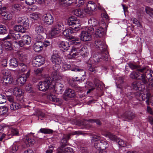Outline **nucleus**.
Wrapping results in <instances>:
<instances>
[{
	"mask_svg": "<svg viewBox=\"0 0 153 153\" xmlns=\"http://www.w3.org/2000/svg\"><path fill=\"white\" fill-rule=\"evenodd\" d=\"M64 26L62 22H56L51 29V32L49 34V36L51 38H53L57 36L58 34L62 31H63V35L70 39H75L71 34L74 33L71 29H67L64 30Z\"/></svg>",
	"mask_w": 153,
	"mask_h": 153,
	"instance_id": "nucleus-1",
	"label": "nucleus"
},
{
	"mask_svg": "<svg viewBox=\"0 0 153 153\" xmlns=\"http://www.w3.org/2000/svg\"><path fill=\"white\" fill-rule=\"evenodd\" d=\"M68 24L69 25L73 26L71 29L75 31L79 30L81 25L80 20L75 16H72L68 19Z\"/></svg>",
	"mask_w": 153,
	"mask_h": 153,
	"instance_id": "nucleus-2",
	"label": "nucleus"
},
{
	"mask_svg": "<svg viewBox=\"0 0 153 153\" xmlns=\"http://www.w3.org/2000/svg\"><path fill=\"white\" fill-rule=\"evenodd\" d=\"M52 81L50 77H47L44 81H40L38 84L39 90L42 91H45L49 89L51 85Z\"/></svg>",
	"mask_w": 153,
	"mask_h": 153,
	"instance_id": "nucleus-3",
	"label": "nucleus"
},
{
	"mask_svg": "<svg viewBox=\"0 0 153 153\" xmlns=\"http://www.w3.org/2000/svg\"><path fill=\"white\" fill-rule=\"evenodd\" d=\"M31 38L28 35H25L22 38V40L18 42L15 41L13 44L14 46L18 47V46L22 47L24 45H29L31 43Z\"/></svg>",
	"mask_w": 153,
	"mask_h": 153,
	"instance_id": "nucleus-4",
	"label": "nucleus"
},
{
	"mask_svg": "<svg viewBox=\"0 0 153 153\" xmlns=\"http://www.w3.org/2000/svg\"><path fill=\"white\" fill-rule=\"evenodd\" d=\"M84 3V0H61L59 4L62 7H67L74 3L76 6L80 7L83 5Z\"/></svg>",
	"mask_w": 153,
	"mask_h": 153,
	"instance_id": "nucleus-5",
	"label": "nucleus"
},
{
	"mask_svg": "<svg viewBox=\"0 0 153 153\" xmlns=\"http://www.w3.org/2000/svg\"><path fill=\"white\" fill-rule=\"evenodd\" d=\"M83 134V133L80 131H73L70 134H64L62 138L60 140V145L61 147H64L68 145V140L70 138L71 135H80Z\"/></svg>",
	"mask_w": 153,
	"mask_h": 153,
	"instance_id": "nucleus-6",
	"label": "nucleus"
},
{
	"mask_svg": "<svg viewBox=\"0 0 153 153\" xmlns=\"http://www.w3.org/2000/svg\"><path fill=\"white\" fill-rule=\"evenodd\" d=\"M144 68H145V69L141 73H143L142 75L144 77V78L146 79V82H142L143 84H146L153 79V73L149 69L148 66H144Z\"/></svg>",
	"mask_w": 153,
	"mask_h": 153,
	"instance_id": "nucleus-7",
	"label": "nucleus"
},
{
	"mask_svg": "<svg viewBox=\"0 0 153 153\" xmlns=\"http://www.w3.org/2000/svg\"><path fill=\"white\" fill-rule=\"evenodd\" d=\"M106 26L104 21H102V24L95 28V36L97 38H100L105 34L104 28Z\"/></svg>",
	"mask_w": 153,
	"mask_h": 153,
	"instance_id": "nucleus-8",
	"label": "nucleus"
},
{
	"mask_svg": "<svg viewBox=\"0 0 153 153\" xmlns=\"http://www.w3.org/2000/svg\"><path fill=\"white\" fill-rule=\"evenodd\" d=\"M30 70L28 69V72L25 75H22L17 79L15 82H14V84L19 86H22L24 85L25 83L27 78L29 77L30 75Z\"/></svg>",
	"mask_w": 153,
	"mask_h": 153,
	"instance_id": "nucleus-9",
	"label": "nucleus"
},
{
	"mask_svg": "<svg viewBox=\"0 0 153 153\" xmlns=\"http://www.w3.org/2000/svg\"><path fill=\"white\" fill-rule=\"evenodd\" d=\"M45 62V58L41 56H36L32 61L33 66L38 67L43 64Z\"/></svg>",
	"mask_w": 153,
	"mask_h": 153,
	"instance_id": "nucleus-10",
	"label": "nucleus"
},
{
	"mask_svg": "<svg viewBox=\"0 0 153 153\" xmlns=\"http://www.w3.org/2000/svg\"><path fill=\"white\" fill-rule=\"evenodd\" d=\"M108 146V144L107 142L103 140H99L95 143L94 147L97 150H103Z\"/></svg>",
	"mask_w": 153,
	"mask_h": 153,
	"instance_id": "nucleus-11",
	"label": "nucleus"
},
{
	"mask_svg": "<svg viewBox=\"0 0 153 153\" xmlns=\"http://www.w3.org/2000/svg\"><path fill=\"white\" fill-rule=\"evenodd\" d=\"M140 71H133L130 74V77L132 79L141 80L142 82H146V81L144 78L143 75L139 73Z\"/></svg>",
	"mask_w": 153,
	"mask_h": 153,
	"instance_id": "nucleus-12",
	"label": "nucleus"
},
{
	"mask_svg": "<svg viewBox=\"0 0 153 153\" xmlns=\"http://www.w3.org/2000/svg\"><path fill=\"white\" fill-rule=\"evenodd\" d=\"M58 45L60 50L63 52L67 51L70 47V44L69 42L63 41L58 42Z\"/></svg>",
	"mask_w": 153,
	"mask_h": 153,
	"instance_id": "nucleus-13",
	"label": "nucleus"
},
{
	"mask_svg": "<svg viewBox=\"0 0 153 153\" xmlns=\"http://www.w3.org/2000/svg\"><path fill=\"white\" fill-rule=\"evenodd\" d=\"M94 46L97 48L101 51H106L107 46L104 43L100 40H97L95 41Z\"/></svg>",
	"mask_w": 153,
	"mask_h": 153,
	"instance_id": "nucleus-14",
	"label": "nucleus"
},
{
	"mask_svg": "<svg viewBox=\"0 0 153 153\" xmlns=\"http://www.w3.org/2000/svg\"><path fill=\"white\" fill-rule=\"evenodd\" d=\"M43 20L45 23L48 25H52L54 21V18L50 13L44 14L43 16Z\"/></svg>",
	"mask_w": 153,
	"mask_h": 153,
	"instance_id": "nucleus-15",
	"label": "nucleus"
},
{
	"mask_svg": "<svg viewBox=\"0 0 153 153\" xmlns=\"http://www.w3.org/2000/svg\"><path fill=\"white\" fill-rule=\"evenodd\" d=\"M102 21H104L103 19H102L101 21L98 22L94 18H91L88 21V23L90 26L94 27V29L102 24Z\"/></svg>",
	"mask_w": 153,
	"mask_h": 153,
	"instance_id": "nucleus-16",
	"label": "nucleus"
},
{
	"mask_svg": "<svg viewBox=\"0 0 153 153\" xmlns=\"http://www.w3.org/2000/svg\"><path fill=\"white\" fill-rule=\"evenodd\" d=\"M80 37L81 40L83 41H89L91 39V35L85 31H82Z\"/></svg>",
	"mask_w": 153,
	"mask_h": 153,
	"instance_id": "nucleus-17",
	"label": "nucleus"
},
{
	"mask_svg": "<svg viewBox=\"0 0 153 153\" xmlns=\"http://www.w3.org/2000/svg\"><path fill=\"white\" fill-rule=\"evenodd\" d=\"M96 7V4L94 2L89 1L87 5V9L85 10V12L88 13H90V11H95Z\"/></svg>",
	"mask_w": 153,
	"mask_h": 153,
	"instance_id": "nucleus-18",
	"label": "nucleus"
},
{
	"mask_svg": "<svg viewBox=\"0 0 153 153\" xmlns=\"http://www.w3.org/2000/svg\"><path fill=\"white\" fill-rule=\"evenodd\" d=\"M44 47L43 42L41 41H37L33 45V48L36 52H38L42 50Z\"/></svg>",
	"mask_w": 153,
	"mask_h": 153,
	"instance_id": "nucleus-19",
	"label": "nucleus"
},
{
	"mask_svg": "<svg viewBox=\"0 0 153 153\" xmlns=\"http://www.w3.org/2000/svg\"><path fill=\"white\" fill-rule=\"evenodd\" d=\"M135 117V114L131 111L126 112L123 116V117L127 121L132 120Z\"/></svg>",
	"mask_w": 153,
	"mask_h": 153,
	"instance_id": "nucleus-20",
	"label": "nucleus"
},
{
	"mask_svg": "<svg viewBox=\"0 0 153 153\" xmlns=\"http://www.w3.org/2000/svg\"><path fill=\"white\" fill-rule=\"evenodd\" d=\"M53 90H52L47 93L46 94L47 99L53 102H59V99L57 98L55 95L53 94Z\"/></svg>",
	"mask_w": 153,
	"mask_h": 153,
	"instance_id": "nucleus-21",
	"label": "nucleus"
},
{
	"mask_svg": "<svg viewBox=\"0 0 153 153\" xmlns=\"http://www.w3.org/2000/svg\"><path fill=\"white\" fill-rule=\"evenodd\" d=\"M51 61L53 64H60L62 60L59 55L57 53H53L51 56Z\"/></svg>",
	"mask_w": 153,
	"mask_h": 153,
	"instance_id": "nucleus-22",
	"label": "nucleus"
},
{
	"mask_svg": "<svg viewBox=\"0 0 153 153\" xmlns=\"http://www.w3.org/2000/svg\"><path fill=\"white\" fill-rule=\"evenodd\" d=\"M128 65L130 68L132 69H136L137 71H140V72H143V71L145 68H144V66L141 67L134 63L130 62L128 64Z\"/></svg>",
	"mask_w": 153,
	"mask_h": 153,
	"instance_id": "nucleus-23",
	"label": "nucleus"
},
{
	"mask_svg": "<svg viewBox=\"0 0 153 153\" xmlns=\"http://www.w3.org/2000/svg\"><path fill=\"white\" fill-rule=\"evenodd\" d=\"M102 134L106 137H108L111 140L116 142L118 139L117 137L114 135L113 134L110 132L108 131L102 133Z\"/></svg>",
	"mask_w": 153,
	"mask_h": 153,
	"instance_id": "nucleus-24",
	"label": "nucleus"
},
{
	"mask_svg": "<svg viewBox=\"0 0 153 153\" xmlns=\"http://www.w3.org/2000/svg\"><path fill=\"white\" fill-rule=\"evenodd\" d=\"M55 89L56 91L61 93L64 90V85L59 82H56L55 86Z\"/></svg>",
	"mask_w": 153,
	"mask_h": 153,
	"instance_id": "nucleus-25",
	"label": "nucleus"
},
{
	"mask_svg": "<svg viewBox=\"0 0 153 153\" xmlns=\"http://www.w3.org/2000/svg\"><path fill=\"white\" fill-rule=\"evenodd\" d=\"M24 141L25 143L27 146H31L35 143V141L33 139L29 138L28 137L25 138Z\"/></svg>",
	"mask_w": 153,
	"mask_h": 153,
	"instance_id": "nucleus-26",
	"label": "nucleus"
},
{
	"mask_svg": "<svg viewBox=\"0 0 153 153\" xmlns=\"http://www.w3.org/2000/svg\"><path fill=\"white\" fill-rule=\"evenodd\" d=\"M18 67L19 70L22 72H24L27 70L28 72V69L30 70V68H28L26 65L23 62L19 63Z\"/></svg>",
	"mask_w": 153,
	"mask_h": 153,
	"instance_id": "nucleus-27",
	"label": "nucleus"
},
{
	"mask_svg": "<svg viewBox=\"0 0 153 153\" xmlns=\"http://www.w3.org/2000/svg\"><path fill=\"white\" fill-rule=\"evenodd\" d=\"M75 91L71 89H68L65 91V96L69 98H72L75 95Z\"/></svg>",
	"mask_w": 153,
	"mask_h": 153,
	"instance_id": "nucleus-28",
	"label": "nucleus"
},
{
	"mask_svg": "<svg viewBox=\"0 0 153 153\" xmlns=\"http://www.w3.org/2000/svg\"><path fill=\"white\" fill-rule=\"evenodd\" d=\"M14 29L16 32H20L22 33H25L26 29L22 25H16L14 27Z\"/></svg>",
	"mask_w": 153,
	"mask_h": 153,
	"instance_id": "nucleus-29",
	"label": "nucleus"
},
{
	"mask_svg": "<svg viewBox=\"0 0 153 153\" xmlns=\"http://www.w3.org/2000/svg\"><path fill=\"white\" fill-rule=\"evenodd\" d=\"M10 107L11 110H15L21 108V105L19 103L14 101L10 104Z\"/></svg>",
	"mask_w": 153,
	"mask_h": 153,
	"instance_id": "nucleus-30",
	"label": "nucleus"
},
{
	"mask_svg": "<svg viewBox=\"0 0 153 153\" xmlns=\"http://www.w3.org/2000/svg\"><path fill=\"white\" fill-rule=\"evenodd\" d=\"M80 55L83 57H87L88 55V51L87 48L85 47H82L79 50Z\"/></svg>",
	"mask_w": 153,
	"mask_h": 153,
	"instance_id": "nucleus-31",
	"label": "nucleus"
},
{
	"mask_svg": "<svg viewBox=\"0 0 153 153\" xmlns=\"http://www.w3.org/2000/svg\"><path fill=\"white\" fill-rule=\"evenodd\" d=\"M3 46L5 49L7 51L11 50L13 48L11 43L8 41H6L4 42Z\"/></svg>",
	"mask_w": 153,
	"mask_h": 153,
	"instance_id": "nucleus-32",
	"label": "nucleus"
},
{
	"mask_svg": "<svg viewBox=\"0 0 153 153\" xmlns=\"http://www.w3.org/2000/svg\"><path fill=\"white\" fill-rule=\"evenodd\" d=\"M10 34L12 38L15 40L20 39L21 36L19 32L15 31H11L10 32Z\"/></svg>",
	"mask_w": 153,
	"mask_h": 153,
	"instance_id": "nucleus-33",
	"label": "nucleus"
},
{
	"mask_svg": "<svg viewBox=\"0 0 153 153\" xmlns=\"http://www.w3.org/2000/svg\"><path fill=\"white\" fill-rule=\"evenodd\" d=\"M10 67L14 68L18 67L19 63L18 59L14 58L11 59L10 60Z\"/></svg>",
	"mask_w": 153,
	"mask_h": 153,
	"instance_id": "nucleus-34",
	"label": "nucleus"
},
{
	"mask_svg": "<svg viewBox=\"0 0 153 153\" xmlns=\"http://www.w3.org/2000/svg\"><path fill=\"white\" fill-rule=\"evenodd\" d=\"M35 31L37 34L39 35L44 32V28L42 25H35Z\"/></svg>",
	"mask_w": 153,
	"mask_h": 153,
	"instance_id": "nucleus-35",
	"label": "nucleus"
},
{
	"mask_svg": "<svg viewBox=\"0 0 153 153\" xmlns=\"http://www.w3.org/2000/svg\"><path fill=\"white\" fill-rule=\"evenodd\" d=\"M87 64L88 65L87 68L89 71L94 73H95L97 71L96 68L92 64L90 61H88Z\"/></svg>",
	"mask_w": 153,
	"mask_h": 153,
	"instance_id": "nucleus-36",
	"label": "nucleus"
},
{
	"mask_svg": "<svg viewBox=\"0 0 153 153\" xmlns=\"http://www.w3.org/2000/svg\"><path fill=\"white\" fill-rule=\"evenodd\" d=\"M84 12H85V10L76 9L74 11L73 13L76 16L82 17L85 15Z\"/></svg>",
	"mask_w": 153,
	"mask_h": 153,
	"instance_id": "nucleus-37",
	"label": "nucleus"
},
{
	"mask_svg": "<svg viewBox=\"0 0 153 153\" xmlns=\"http://www.w3.org/2000/svg\"><path fill=\"white\" fill-rule=\"evenodd\" d=\"M35 113L36 114H34V115H36L38 116V120H39V119L40 118V117L41 118H44L45 117V114L43 112H42L40 110L38 109L36 110L35 111Z\"/></svg>",
	"mask_w": 153,
	"mask_h": 153,
	"instance_id": "nucleus-38",
	"label": "nucleus"
},
{
	"mask_svg": "<svg viewBox=\"0 0 153 153\" xmlns=\"http://www.w3.org/2000/svg\"><path fill=\"white\" fill-rule=\"evenodd\" d=\"M1 16L2 17V18L6 20H10L12 17V14L8 12L2 13Z\"/></svg>",
	"mask_w": 153,
	"mask_h": 153,
	"instance_id": "nucleus-39",
	"label": "nucleus"
},
{
	"mask_svg": "<svg viewBox=\"0 0 153 153\" xmlns=\"http://www.w3.org/2000/svg\"><path fill=\"white\" fill-rule=\"evenodd\" d=\"M59 72H52V79L53 80L58 81L62 79V76L58 74Z\"/></svg>",
	"mask_w": 153,
	"mask_h": 153,
	"instance_id": "nucleus-40",
	"label": "nucleus"
},
{
	"mask_svg": "<svg viewBox=\"0 0 153 153\" xmlns=\"http://www.w3.org/2000/svg\"><path fill=\"white\" fill-rule=\"evenodd\" d=\"M140 86V83L136 81L133 82L131 85V88L135 91L139 89Z\"/></svg>",
	"mask_w": 153,
	"mask_h": 153,
	"instance_id": "nucleus-41",
	"label": "nucleus"
},
{
	"mask_svg": "<svg viewBox=\"0 0 153 153\" xmlns=\"http://www.w3.org/2000/svg\"><path fill=\"white\" fill-rule=\"evenodd\" d=\"M102 53L101 54V58L105 61H108V53L107 51V49L106 51H101Z\"/></svg>",
	"mask_w": 153,
	"mask_h": 153,
	"instance_id": "nucleus-42",
	"label": "nucleus"
},
{
	"mask_svg": "<svg viewBox=\"0 0 153 153\" xmlns=\"http://www.w3.org/2000/svg\"><path fill=\"white\" fill-rule=\"evenodd\" d=\"M8 110L7 107L4 106L0 107V114L2 115H6Z\"/></svg>",
	"mask_w": 153,
	"mask_h": 153,
	"instance_id": "nucleus-43",
	"label": "nucleus"
},
{
	"mask_svg": "<svg viewBox=\"0 0 153 153\" xmlns=\"http://www.w3.org/2000/svg\"><path fill=\"white\" fill-rule=\"evenodd\" d=\"M13 81V79L10 76H4L3 82L6 84H11Z\"/></svg>",
	"mask_w": 153,
	"mask_h": 153,
	"instance_id": "nucleus-44",
	"label": "nucleus"
},
{
	"mask_svg": "<svg viewBox=\"0 0 153 153\" xmlns=\"http://www.w3.org/2000/svg\"><path fill=\"white\" fill-rule=\"evenodd\" d=\"M40 132L41 133L47 134H51L53 132V130L50 129H47L45 128H41L39 132Z\"/></svg>",
	"mask_w": 153,
	"mask_h": 153,
	"instance_id": "nucleus-45",
	"label": "nucleus"
},
{
	"mask_svg": "<svg viewBox=\"0 0 153 153\" xmlns=\"http://www.w3.org/2000/svg\"><path fill=\"white\" fill-rule=\"evenodd\" d=\"M131 21H132L133 23L135 24L137 27H142L141 24L137 19L132 18L131 19Z\"/></svg>",
	"mask_w": 153,
	"mask_h": 153,
	"instance_id": "nucleus-46",
	"label": "nucleus"
},
{
	"mask_svg": "<svg viewBox=\"0 0 153 153\" xmlns=\"http://www.w3.org/2000/svg\"><path fill=\"white\" fill-rule=\"evenodd\" d=\"M8 134V136L10 134H11L12 136L17 135L19 134L18 130L16 128H11L9 130V131Z\"/></svg>",
	"mask_w": 153,
	"mask_h": 153,
	"instance_id": "nucleus-47",
	"label": "nucleus"
},
{
	"mask_svg": "<svg viewBox=\"0 0 153 153\" xmlns=\"http://www.w3.org/2000/svg\"><path fill=\"white\" fill-rule=\"evenodd\" d=\"M7 33L6 27L4 25H0V34H4Z\"/></svg>",
	"mask_w": 153,
	"mask_h": 153,
	"instance_id": "nucleus-48",
	"label": "nucleus"
},
{
	"mask_svg": "<svg viewBox=\"0 0 153 153\" xmlns=\"http://www.w3.org/2000/svg\"><path fill=\"white\" fill-rule=\"evenodd\" d=\"M94 83L95 85V86L97 87V89L98 90H102L103 88V86L100 83L99 81L97 80L95 81L94 82Z\"/></svg>",
	"mask_w": 153,
	"mask_h": 153,
	"instance_id": "nucleus-49",
	"label": "nucleus"
},
{
	"mask_svg": "<svg viewBox=\"0 0 153 153\" xmlns=\"http://www.w3.org/2000/svg\"><path fill=\"white\" fill-rule=\"evenodd\" d=\"M86 121L87 122H89L90 123H96L99 126H100L102 124L101 121L98 119H90L86 120Z\"/></svg>",
	"mask_w": 153,
	"mask_h": 153,
	"instance_id": "nucleus-50",
	"label": "nucleus"
},
{
	"mask_svg": "<svg viewBox=\"0 0 153 153\" xmlns=\"http://www.w3.org/2000/svg\"><path fill=\"white\" fill-rule=\"evenodd\" d=\"M70 70L72 71H81L82 72V76H84V74H85V71L83 69H80L75 67H72L71 65V68H70Z\"/></svg>",
	"mask_w": 153,
	"mask_h": 153,
	"instance_id": "nucleus-51",
	"label": "nucleus"
},
{
	"mask_svg": "<svg viewBox=\"0 0 153 153\" xmlns=\"http://www.w3.org/2000/svg\"><path fill=\"white\" fill-rule=\"evenodd\" d=\"M116 142L118 143L120 146L124 147L126 146V143L120 139L118 138L117 139Z\"/></svg>",
	"mask_w": 153,
	"mask_h": 153,
	"instance_id": "nucleus-52",
	"label": "nucleus"
},
{
	"mask_svg": "<svg viewBox=\"0 0 153 153\" xmlns=\"http://www.w3.org/2000/svg\"><path fill=\"white\" fill-rule=\"evenodd\" d=\"M54 64V65L53 67V71L52 72H59V70L60 68L59 64L56 63Z\"/></svg>",
	"mask_w": 153,
	"mask_h": 153,
	"instance_id": "nucleus-53",
	"label": "nucleus"
},
{
	"mask_svg": "<svg viewBox=\"0 0 153 153\" xmlns=\"http://www.w3.org/2000/svg\"><path fill=\"white\" fill-rule=\"evenodd\" d=\"M145 10L147 14H149L150 16L153 17V9L149 7H146V8Z\"/></svg>",
	"mask_w": 153,
	"mask_h": 153,
	"instance_id": "nucleus-54",
	"label": "nucleus"
},
{
	"mask_svg": "<svg viewBox=\"0 0 153 153\" xmlns=\"http://www.w3.org/2000/svg\"><path fill=\"white\" fill-rule=\"evenodd\" d=\"M95 31V29H94V27L90 26V27H88L87 29H85V31H87L88 33H90L91 35L92 33H93Z\"/></svg>",
	"mask_w": 153,
	"mask_h": 153,
	"instance_id": "nucleus-55",
	"label": "nucleus"
},
{
	"mask_svg": "<svg viewBox=\"0 0 153 153\" xmlns=\"http://www.w3.org/2000/svg\"><path fill=\"white\" fill-rule=\"evenodd\" d=\"M71 68V65L70 64H68L66 63L65 62L63 63L62 69L64 71L70 70V68Z\"/></svg>",
	"mask_w": 153,
	"mask_h": 153,
	"instance_id": "nucleus-56",
	"label": "nucleus"
},
{
	"mask_svg": "<svg viewBox=\"0 0 153 153\" xmlns=\"http://www.w3.org/2000/svg\"><path fill=\"white\" fill-rule=\"evenodd\" d=\"M21 5L19 4L16 3L13 5L12 8L14 10L16 11L20 10L21 9Z\"/></svg>",
	"mask_w": 153,
	"mask_h": 153,
	"instance_id": "nucleus-57",
	"label": "nucleus"
},
{
	"mask_svg": "<svg viewBox=\"0 0 153 153\" xmlns=\"http://www.w3.org/2000/svg\"><path fill=\"white\" fill-rule=\"evenodd\" d=\"M6 102L5 95L0 94V104L4 103Z\"/></svg>",
	"mask_w": 153,
	"mask_h": 153,
	"instance_id": "nucleus-58",
	"label": "nucleus"
},
{
	"mask_svg": "<svg viewBox=\"0 0 153 153\" xmlns=\"http://www.w3.org/2000/svg\"><path fill=\"white\" fill-rule=\"evenodd\" d=\"M93 58L94 62L97 63L99 62L100 60L102 59L101 57H100L97 54L94 55Z\"/></svg>",
	"mask_w": 153,
	"mask_h": 153,
	"instance_id": "nucleus-59",
	"label": "nucleus"
},
{
	"mask_svg": "<svg viewBox=\"0 0 153 153\" xmlns=\"http://www.w3.org/2000/svg\"><path fill=\"white\" fill-rule=\"evenodd\" d=\"M64 153H74V152L71 148L67 147L64 149Z\"/></svg>",
	"mask_w": 153,
	"mask_h": 153,
	"instance_id": "nucleus-60",
	"label": "nucleus"
},
{
	"mask_svg": "<svg viewBox=\"0 0 153 153\" xmlns=\"http://www.w3.org/2000/svg\"><path fill=\"white\" fill-rule=\"evenodd\" d=\"M29 21L28 19L27 18H26L22 23V25L25 28H28L29 27Z\"/></svg>",
	"mask_w": 153,
	"mask_h": 153,
	"instance_id": "nucleus-61",
	"label": "nucleus"
},
{
	"mask_svg": "<svg viewBox=\"0 0 153 153\" xmlns=\"http://www.w3.org/2000/svg\"><path fill=\"white\" fill-rule=\"evenodd\" d=\"M43 71V68H38L34 70L35 73L37 75L41 74L42 72Z\"/></svg>",
	"mask_w": 153,
	"mask_h": 153,
	"instance_id": "nucleus-62",
	"label": "nucleus"
},
{
	"mask_svg": "<svg viewBox=\"0 0 153 153\" xmlns=\"http://www.w3.org/2000/svg\"><path fill=\"white\" fill-rule=\"evenodd\" d=\"M6 100L7 99L10 103L15 101L14 97L12 96H6Z\"/></svg>",
	"mask_w": 153,
	"mask_h": 153,
	"instance_id": "nucleus-63",
	"label": "nucleus"
},
{
	"mask_svg": "<svg viewBox=\"0 0 153 153\" xmlns=\"http://www.w3.org/2000/svg\"><path fill=\"white\" fill-rule=\"evenodd\" d=\"M14 91L17 95H21L22 94V92L21 89H19L18 88H15L14 89Z\"/></svg>",
	"mask_w": 153,
	"mask_h": 153,
	"instance_id": "nucleus-64",
	"label": "nucleus"
}]
</instances>
